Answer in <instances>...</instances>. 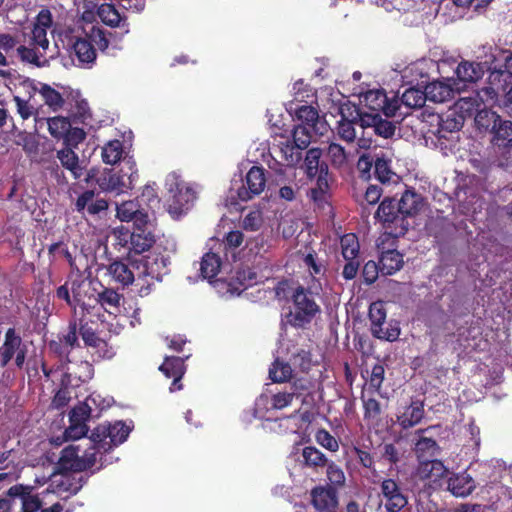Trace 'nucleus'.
Listing matches in <instances>:
<instances>
[{
  "mask_svg": "<svg viewBox=\"0 0 512 512\" xmlns=\"http://www.w3.org/2000/svg\"><path fill=\"white\" fill-rule=\"evenodd\" d=\"M492 138L488 159L491 164L512 168V121L500 117L491 128Z\"/></svg>",
  "mask_w": 512,
  "mask_h": 512,
  "instance_id": "f257e3e1",
  "label": "nucleus"
},
{
  "mask_svg": "<svg viewBox=\"0 0 512 512\" xmlns=\"http://www.w3.org/2000/svg\"><path fill=\"white\" fill-rule=\"evenodd\" d=\"M166 187L171 194L168 200V211L171 215L179 217L193 206L196 192L175 173L167 176Z\"/></svg>",
  "mask_w": 512,
  "mask_h": 512,
  "instance_id": "f03ea898",
  "label": "nucleus"
},
{
  "mask_svg": "<svg viewBox=\"0 0 512 512\" xmlns=\"http://www.w3.org/2000/svg\"><path fill=\"white\" fill-rule=\"evenodd\" d=\"M266 186L265 170L259 166H252L246 174L245 184L237 188L231 187L227 198V206H236L238 201L246 202L261 194Z\"/></svg>",
  "mask_w": 512,
  "mask_h": 512,
  "instance_id": "7ed1b4c3",
  "label": "nucleus"
},
{
  "mask_svg": "<svg viewBox=\"0 0 512 512\" xmlns=\"http://www.w3.org/2000/svg\"><path fill=\"white\" fill-rule=\"evenodd\" d=\"M97 461L96 447L91 444L87 449L81 445H69L61 452L58 468L61 471L82 472L95 465Z\"/></svg>",
  "mask_w": 512,
  "mask_h": 512,
  "instance_id": "20e7f679",
  "label": "nucleus"
},
{
  "mask_svg": "<svg viewBox=\"0 0 512 512\" xmlns=\"http://www.w3.org/2000/svg\"><path fill=\"white\" fill-rule=\"evenodd\" d=\"M294 310L290 313L289 322L295 327H304L320 313V306L316 303L313 293L309 289L299 286L292 294Z\"/></svg>",
  "mask_w": 512,
  "mask_h": 512,
  "instance_id": "39448f33",
  "label": "nucleus"
},
{
  "mask_svg": "<svg viewBox=\"0 0 512 512\" xmlns=\"http://www.w3.org/2000/svg\"><path fill=\"white\" fill-rule=\"evenodd\" d=\"M130 432L131 428L122 421L100 424L92 431L89 444H93L97 452L101 449L107 451L126 441Z\"/></svg>",
  "mask_w": 512,
  "mask_h": 512,
  "instance_id": "423d86ee",
  "label": "nucleus"
},
{
  "mask_svg": "<svg viewBox=\"0 0 512 512\" xmlns=\"http://www.w3.org/2000/svg\"><path fill=\"white\" fill-rule=\"evenodd\" d=\"M375 218L383 224L389 234L395 237L404 235L410 225L400 213L398 202L392 198L383 199L375 213Z\"/></svg>",
  "mask_w": 512,
  "mask_h": 512,
  "instance_id": "0eeeda50",
  "label": "nucleus"
},
{
  "mask_svg": "<svg viewBox=\"0 0 512 512\" xmlns=\"http://www.w3.org/2000/svg\"><path fill=\"white\" fill-rule=\"evenodd\" d=\"M137 178L135 162L128 158L124 159V167L120 172L104 175L98 180V184L103 191L119 195L132 189Z\"/></svg>",
  "mask_w": 512,
  "mask_h": 512,
  "instance_id": "6e6552de",
  "label": "nucleus"
},
{
  "mask_svg": "<svg viewBox=\"0 0 512 512\" xmlns=\"http://www.w3.org/2000/svg\"><path fill=\"white\" fill-rule=\"evenodd\" d=\"M379 483V498L386 512H401L408 505V496L402 482L395 478H383Z\"/></svg>",
  "mask_w": 512,
  "mask_h": 512,
  "instance_id": "1a4fd4ad",
  "label": "nucleus"
},
{
  "mask_svg": "<svg viewBox=\"0 0 512 512\" xmlns=\"http://www.w3.org/2000/svg\"><path fill=\"white\" fill-rule=\"evenodd\" d=\"M369 319L371 321V333L374 337L387 341H394L398 338L400 329L397 326L383 327L386 320V311L382 303L375 302L370 305Z\"/></svg>",
  "mask_w": 512,
  "mask_h": 512,
  "instance_id": "9d476101",
  "label": "nucleus"
},
{
  "mask_svg": "<svg viewBox=\"0 0 512 512\" xmlns=\"http://www.w3.org/2000/svg\"><path fill=\"white\" fill-rule=\"evenodd\" d=\"M361 103L373 113L383 112L387 117L394 116L399 109V100H389L381 89L368 90L361 95Z\"/></svg>",
  "mask_w": 512,
  "mask_h": 512,
  "instance_id": "9b49d317",
  "label": "nucleus"
},
{
  "mask_svg": "<svg viewBox=\"0 0 512 512\" xmlns=\"http://www.w3.org/2000/svg\"><path fill=\"white\" fill-rule=\"evenodd\" d=\"M116 216L122 222L133 221L136 227L151 225V215L137 200L124 201L116 205Z\"/></svg>",
  "mask_w": 512,
  "mask_h": 512,
  "instance_id": "f8f14e48",
  "label": "nucleus"
},
{
  "mask_svg": "<svg viewBox=\"0 0 512 512\" xmlns=\"http://www.w3.org/2000/svg\"><path fill=\"white\" fill-rule=\"evenodd\" d=\"M360 125L363 128H372L374 133L385 139L395 134L396 126L393 122L382 118L379 113H363L359 115Z\"/></svg>",
  "mask_w": 512,
  "mask_h": 512,
  "instance_id": "ddd939ff",
  "label": "nucleus"
},
{
  "mask_svg": "<svg viewBox=\"0 0 512 512\" xmlns=\"http://www.w3.org/2000/svg\"><path fill=\"white\" fill-rule=\"evenodd\" d=\"M30 486L14 485L8 490V496L13 501L20 502L23 512H37L41 508V501L38 496L32 494Z\"/></svg>",
  "mask_w": 512,
  "mask_h": 512,
  "instance_id": "4468645a",
  "label": "nucleus"
},
{
  "mask_svg": "<svg viewBox=\"0 0 512 512\" xmlns=\"http://www.w3.org/2000/svg\"><path fill=\"white\" fill-rule=\"evenodd\" d=\"M424 414V403L420 400H412L397 414V424L402 429L412 428L422 421Z\"/></svg>",
  "mask_w": 512,
  "mask_h": 512,
  "instance_id": "2eb2a0df",
  "label": "nucleus"
},
{
  "mask_svg": "<svg viewBox=\"0 0 512 512\" xmlns=\"http://www.w3.org/2000/svg\"><path fill=\"white\" fill-rule=\"evenodd\" d=\"M159 370L164 373L167 378H173L170 386V391L174 392L182 388L180 380L185 373L184 358L181 357H166L165 361L159 367Z\"/></svg>",
  "mask_w": 512,
  "mask_h": 512,
  "instance_id": "dca6fc26",
  "label": "nucleus"
},
{
  "mask_svg": "<svg viewBox=\"0 0 512 512\" xmlns=\"http://www.w3.org/2000/svg\"><path fill=\"white\" fill-rule=\"evenodd\" d=\"M296 116L302 122L301 125L309 127L315 134L324 135L327 131V123L320 118L318 110L312 106L299 107Z\"/></svg>",
  "mask_w": 512,
  "mask_h": 512,
  "instance_id": "f3484780",
  "label": "nucleus"
},
{
  "mask_svg": "<svg viewBox=\"0 0 512 512\" xmlns=\"http://www.w3.org/2000/svg\"><path fill=\"white\" fill-rule=\"evenodd\" d=\"M416 473L420 479L430 480L436 484L442 478L446 477L449 471L440 460L428 459L419 461Z\"/></svg>",
  "mask_w": 512,
  "mask_h": 512,
  "instance_id": "a211bd4d",
  "label": "nucleus"
},
{
  "mask_svg": "<svg viewBox=\"0 0 512 512\" xmlns=\"http://www.w3.org/2000/svg\"><path fill=\"white\" fill-rule=\"evenodd\" d=\"M475 488L474 479L466 472L451 474L447 480V490L456 497H466Z\"/></svg>",
  "mask_w": 512,
  "mask_h": 512,
  "instance_id": "6ab92c4d",
  "label": "nucleus"
},
{
  "mask_svg": "<svg viewBox=\"0 0 512 512\" xmlns=\"http://www.w3.org/2000/svg\"><path fill=\"white\" fill-rule=\"evenodd\" d=\"M32 91L38 93L45 105L49 107L52 112H58L65 104L63 96L53 87L46 83H38L32 85Z\"/></svg>",
  "mask_w": 512,
  "mask_h": 512,
  "instance_id": "aec40b11",
  "label": "nucleus"
},
{
  "mask_svg": "<svg viewBox=\"0 0 512 512\" xmlns=\"http://www.w3.org/2000/svg\"><path fill=\"white\" fill-rule=\"evenodd\" d=\"M426 431L427 429H419L415 432L417 439L414 442V451L419 461L436 456L439 450V446L434 439L424 436Z\"/></svg>",
  "mask_w": 512,
  "mask_h": 512,
  "instance_id": "412c9836",
  "label": "nucleus"
},
{
  "mask_svg": "<svg viewBox=\"0 0 512 512\" xmlns=\"http://www.w3.org/2000/svg\"><path fill=\"white\" fill-rule=\"evenodd\" d=\"M271 154L279 157L287 166H295L302 159L301 151L287 139L274 145Z\"/></svg>",
  "mask_w": 512,
  "mask_h": 512,
  "instance_id": "4be33fe9",
  "label": "nucleus"
},
{
  "mask_svg": "<svg viewBox=\"0 0 512 512\" xmlns=\"http://www.w3.org/2000/svg\"><path fill=\"white\" fill-rule=\"evenodd\" d=\"M155 242L154 235L148 226L136 227L135 230L130 233V247L129 250L136 254H141L149 250Z\"/></svg>",
  "mask_w": 512,
  "mask_h": 512,
  "instance_id": "5701e85b",
  "label": "nucleus"
},
{
  "mask_svg": "<svg viewBox=\"0 0 512 512\" xmlns=\"http://www.w3.org/2000/svg\"><path fill=\"white\" fill-rule=\"evenodd\" d=\"M485 72V65L479 62L461 61L455 73L461 82L475 83L480 80Z\"/></svg>",
  "mask_w": 512,
  "mask_h": 512,
  "instance_id": "b1692460",
  "label": "nucleus"
},
{
  "mask_svg": "<svg viewBox=\"0 0 512 512\" xmlns=\"http://www.w3.org/2000/svg\"><path fill=\"white\" fill-rule=\"evenodd\" d=\"M426 99L435 103H443L454 98L456 90L448 83L434 81L425 87Z\"/></svg>",
  "mask_w": 512,
  "mask_h": 512,
  "instance_id": "393cba45",
  "label": "nucleus"
},
{
  "mask_svg": "<svg viewBox=\"0 0 512 512\" xmlns=\"http://www.w3.org/2000/svg\"><path fill=\"white\" fill-rule=\"evenodd\" d=\"M400 208V213L403 214L405 219L416 215L423 206V198L415 190L407 189L402 194L400 200L397 201Z\"/></svg>",
  "mask_w": 512,
  "mask_h": 512,
  "instance_id": "a878e982",
  "label": "nucleus"
},
{
  "mask_svg": "<svg viewBox=\"0 0 512 512\" xmlns=\"http://www.w3.org/2000/svg\"><path fill=\"white\" fill-rule=\"evenodd\" d=\"M22 344L21 337L16 333L14 328H9L5 333V340L0 347V365L6 366L13 358L16 351Z\"/></svg>",
  "mask_w": 512,
  "mask_h": 512,
  "instance_id": "bb28decb",
  "label": "nucleus"
},
{
  "mask_svg": "<svg viewBox=\"0 0 512 512\" xmlns=\"http://www.w3.org/2000/svg\"><path fill=\"white\" fill-rule=\"evenodd\" d=\"M107 273L114 282L123 287L131 285L135 280V274L131 267L119 260H115L107 266Z\"/></svg>",
  "mask_w": 512,
  "mask_h": 512,
  "instance_id": "cd10ccee",
  "label": "nucleus"
},
{
  "mask_svg": "<svg viewBox=\"0 0 512 512\" xmlns=\"http://www.w3.org/2000/svg\"><path fill=\"white\" fill-rule=\"evenodd\" d=\"M57 158L61 165L67 169L72 177L77 180L83 176L84 167L79 161L78 155L70 147H65L57 152Z\"/></svg>",
  "mask_w": 512,
  "mask_h": 512,
  "instance_id": "c85d7f7f",
  "label": "nucleus"
},
{
  "mask_svg": "<svg viewBox=\"0 0 512 512\" xmlns=\"http://www.w3.org/2000/svg\"><path fill=\"white\" fill-rule=\"evenodd\" d=\"M312 503L317 510H327L337 504L336 492L332 488L318 487L313 489Z\"/></svg>",
  "mask_w": 512,
  "mask_h": 512,
  "instance_id": "c756f323",
  "label": "nucleus"
},
{
  "mask_svg": "<svg viewBox=\"0 0 512 512\" xmlns=\"http://www.w3.org/2000/svg\"><path fill=\"white\" fill-rule=\"evenodd\" d=\"M403 255L396 250H388L382 253L379 264L380 270L385 275H392L403 266Z\"/></svg>",
  "mask_w": 512,
  "mask_h": 512,
  "instance_id": "7c9ffc66",
  "label": "nucleus"
},
{
  "mask_svg": "<svg viewBox=\"0 0 512 512\" xmlns=\"http://www.w3.org/2000/svg\"><path fill=\"white\" fill-rule=\"evenodd\" d=\"M379 451L381 459L388 462L391 466L397 465L405 454L399 439L391 443H383L380 445Z\"/></svg>",
  "mask_w": 512,
  "mask_h": 512,
  "instance_id": "2f4dec72",
  "label": "nucleus"
},
{
  "mask_svg": "<svg viewBox=\"0 0 512 512\" xmlns=\"http://www.w3.org/2000/svg\"><path fill=\"white\" fill-rule=\"evenodd\" d=\"M123 296L112 288H104L103 291L98 293L97 301L109 313H113L111 309L117 312L121 306Z\"/></svg>",
  "mask_w": 512,
  "mask_h": 512,
  "instance_id": "473e14b6",
  "label": "nucleus"
},
{
  "mask_svg": "<svg viewBox=\"0 0 512 512\" xmlns=\"http://www.w3.org/2000/svg\"><path fill=\"white\" fill-rule=\"evenodd\" d=\"M220 267V257L213 252H208L202 257L200 266L201 275L204 279L210 280L219 273Z\"/></svg>",
  "mask_w": 512,
  "mask_h": 512,
  "instance_id": "72a5a7b5",
  "label": "nucleus"
},
{
  "mask_svg": "<svg viewBox=\"0 0 512 512\" xmlns=\"http://www.w3.org/2000/svg\"><path fill=\"white\" fill-rule=\"evenodd\" d=\"M321 156L322 151L320 148H311L307 151L304 160V167L306 175L309 178H314L321 172L322 164H325L320 161Z\"/></svg>",
  "mask_w": 512,
  "mask_h": 512,
  "instance_id": "f704fd0d",
  "label": "nucleus"
},
{
  "mask_svg": "<svg viewBox=\"0 0 512 512\" xmlns=\"http://www.w3.org/2000/svg\"><path fill=\"white\" fill-rule=\"evenodd\" d=\"M91 403L95 404L94 397L89 396L84 402L76 405L69 413V422L86 424L92 415Z\"/></svg>",
  "mask_w": 512,
  "mask_h": 512,
  "instance_id": "c9c22d12",
  "label": "nucleus"
},
{
  "mask_svg": "<svg viewBox=\"0 0 512 512\" xmlns=\"http://www.w3.org/2000/svg\"><path fill=\"white\" fill-rule=\"evenodd\" d=\"M302 457L304 464L313 469L323 468L329 462L326 456L313 446L303 448Z\"/></svg>",
  "mask_w": 512,
  "mask_h": 512,
  "instance_id": "e433bc0d",
  "label": "nucleus"
},
{
  "mask_svg": "<svg viewBox=\"0 0 512 512\" xmlns=\"http://www.w3.org/2000/svg\"><path fill=\"white\" fill-rule=\"evenodd\" d=\"M123 153V143L119 140H112L102 148L101 156L105 164L115 165L121 160Z\"/></svg>",
  "mask_w": 512,
  "mask_h": 512,
  "instance_id": "4c0bfd02",
  "label": "nucleus"
},
{
  "mask_svg": "<svg viewBox=\"0 0 512 512\" xmlns=\"http://www.w3.org/2000/svg\"><path fill=\"white\" fill-rule=\"evenodd\" d=\"M425 89L411 87L404 91L401 96L400 102L408 108H421L426 102Z\"/></svg>",
  "mask_w": 512,
  "mask_h": 512,
  "instance_id": "58836bf2",
  "label": "nucleus"
},
{
  "mask_svg": "<svg viewBox=\"0 0 512 512\" xmlns=\"http://www.w3.org/2000/svg\"><path fill=\"white\" fill-rule=\"evenodd\" d=\"M375 177L383 184L396 182L398 176L392 171L390 162L384 158H376L374 163Z\"/></svg>",
  "mask_w": 512,
  "mask_h": 512,
  "instance_id": "ea45409f",
  "label": "nucleus"
},
{
  "mask_svg": "<svg viewBox=\"0 0 512 512\" xmlns=\"http://www.w3.org/2000/svg\"><path fill=\"white\" fill-rule=\"evenodd\" d=\"M73 50L81 63H91L96 58L94 47L86 39H77L73 44Z\"/></svg>",
  "mask_w": 512,
  "mask_h": 512,
  "instance_id": "a19ab883",
  "label": "nucleus"
},
{
  "mask_svg": "<svg viewBox=\"0 0 512 512\" xmlns=\"http://www.w3.org/2000/svg\"><path fill=\"white\" fill-rule=\"evenodd\" d=\"M292 376L290 364L276 359L269 369V377L273 382H286Z\"/></svg>",
  "mask_w": 512,
  "mask_h": 512,
  "instance_id": "79ce46f5",
  "label": "nucleus"
},
{
  "mask_svg": "<svg viewBox=\"0 0 512 512\" xmlns=\"http://www.w3.org/2000/svg\"><path fill=\"white\" fill-rule=\"evenodd\" d=\"M93 376V367L87 361H81L77 365V371H71L70 368H67V371L64 373L65 381L68 383L72 382V378L78 379L80 382L84 383L91 379Z\"/></svg>",
  "mask_w": 512,
  "mask_h": 512,
  "instance_id": "37998d69",
  "label": "nucleus"
},
{
  "mask_svg": "<svg viewBox=\"0 0 512 512\" xmlns=\"http://www.w3.org/2000/svg\"><path fill=\"white\" fill-rule=\"evenodd\" d=\"M48 130L54 138H64L69 132L71 123L68 118L56 116L47 120Z\"/></svg>",
  "mask_w": 512,
  "mask_h": 512,
  "instance_id": "c03bdc74",
  "label": "nucleus"
},
{
  "mask_svg": "<svg viewBox=\"0 0 512 512\" xmlns=\"http://www.w3.org/2000/svg\"><path fill=\"white\" fill-rule=\"evenodd\" d=\"M437 122L438 128L435 134L439 139L447 138V134L459 131L460 128L462 127L461 121L450 116H447L446 119H442L440 116H437Z\"/></svg>",
  "mask_w": 512,
  "mask_h": 512,
  "instance_id": "a18cd8bd",
  "label": "nucleus"
},
{
  "mask_svg": "<svg viewBox=\"0 0 512 512\" xmlns=\"http://www.w3.org/2000/svg\"><path fill=\"white\" fill-rule=\"evenodd\" d=\"M475 123L479 129H490L492 125H496V122L500 119V116L495 112L484 108L476 110Z\"/></svg>",
  "mask_w": 512,
  "mask_h": 512,
  "instance_id": "49530a36",
  "label": "nucleus"
},
{
  "mask_svg": "<svg viewBox=\"0 0 512 512\" xmlns=\"http://www.w3.org/2000/svg\"><path fill=\"white\" fill-rule=\"evenodd\" d=\"M309 127L305 125H297L292 132L293 142H291L300 151L306 149L311 142V134Z\"/></svg>",
  "mask_w": 512,
  "mask_h": 512,
  "instance_id": "de8ad7c7",
  "label": "nucleus"
},
{
  "mask_svg": "<svg viewBox=\"0 0 512 512\" xmlns=\"http://www.w3.org/2000/svg\"><path fill=\"white\" fill-rule=\"evenodd\" d=\"M100 19L111 27L119 26L121 16L114 6L110 4H102L98 9Z\"/></svg>",
  "mask_w": 512,
  "mask_h": 512,
  "instance_id": "09e8293b",
  "label": "nucleus"
},
{
  "mask_svg": "<svg viewBox=\"0 0 512 512\" xmlns=\"http://www.w3.org/2000/svg\"><path fill=\"white\" fill-rule=\"evenodd\" d=\"M342 255L344 259L357 258L359 243L354 234H347L341 238Z\"/></svg>",
  "mask_w": 512,
  "mask_h": 512,
  "instance_id": "8fccbe9b",
  "label": "nucleus"
},
{
  "mask_svg": "<svg viewBox=\"0 0 512 512\" xmlns=\"http://www.w3.org/2000/svg\"><path fill=\"white\" fill-rule=\"evenodd\" d=\"M456 105L462 112L472 114L482 106V103L481 98L475 91L469 96L459 98Z\"/></svg>",
  "mask_w": 512,
  "mask_h": 512,
  "instance_id": "3c124183",
  "label": "nucleus"
},
{
  "mask_svg": "<svg viewBox=\"0 0 512 512\" xmlns=\"http://www.w3.org/2000/svg\"><path fill=\"white\" fill-rule=\"evenodd\" d=\"M328 157L335 167H342L347 163V155L344 147L337 143H331L327 149Z\"/></svg>",
  "mask_w": 512,
  "mask_h": 512,
  "instance_id": "603ef678",
  "label": "nucleus"
},
{
  "mask_svg": "<svg viewBox=\"0 0 512 512\" xmlns=\"http://www.w3.org/2000/svg\"><path fill=\"white\" fill-rule=\"evenodd\" d=\"M291 390L290 392L288 391H283V392H278L276 394H274L272 396V407L274 409H283L287 406H289L292 401H293V398L295 397V395L297 394V390H298V386L296 384L293 385V387H291Z\"/></svg>",
  "mask_w": 512,
  "mask_h": 512,
  "instance_id": "864d4df0",
  "label": "nucleus"
},
{
  "mask_svg": "<svg viewBox=\"0 0 512 512\" xmlns=\"http://www.w3.org/2000/svg\"><path fill=\"white\" fill-rule=\"evenodd\" d=\"M71 116L75 122L87 124L91 118L88 102L85 99L76 100L74 108L71 109Z\"/></svg>",
  "mask_w": 512,
  "mask_h": 512,
  "instance_id": "5fc2aeb1",
  "label": "nucleus"
},
{
  "mask_svg": "<svg viewBox=\"0 0 512 512\" xmlns=\"http://www.w3.org/2000/svg\"><path fill=\"white\" fill-rule=\"evenodd\" d=\"M327 175L328 167L326 164H322L321 172L317 174V188L312 189L310 192V196L314 201L321 199L328 189Z\"/></svg>",
  "mask_w": 512,
  "mask_h": 512,
  "instance_id": "6e6d98bb",
  "label": "nucleus"
},
{
  "mask_svg": "<svg viewBox=\"0 0 512 512\" xmlns=\"http://www.w3.org/2000/svg\"><path fill=\"white\" fill-rule=\"evenodd\" d=\"M142 261H144V270L142 274L151 277H154L155 275L159 274L160 266H166L165 259L163 257L145 256L142 258Z\"/></svg>",
  "mask_w": 512,
  "mask_h": 512,
  "instance_id": "4d7b16f0",
  "label": "nucleus"
},
{
  "mask_svg": "<svg viewBox=\"0 0 512 512\" xmlns=\"http://www.w3.org/2000/svg\"><path fill=\"white\" fill-rule=\"evenodd\" d=\"M354 120H347L344 117L338 122V135L346 142H353L356 138Z\"/></svg>",
  "mask_w": 512,
  "mask_h": 512,
  "instance_id": "13d9d810",
  "label": "nucleus"
},
{
  "mask_svg": "<svg viewBox=\"0 0 512 512\" xmlns=\"http://www.w3.org/2000/svg\"><path fill=\"white\" fill-rule=\"evenodd\" d=\"M325 467L329 482L334 486H343L346 478L341 467L334 462H328Z\"/></svg>",
  "mask_w": 512,
  "mask_h": 512,
  "instance_id": "bf43d9fd",
  "label": "nucleus"
},
{
  "mask_svg": "<svg viewBox=\"0 0 512 512\" xmlns=\"http://www.w3.org/2000/svg\"><path fill=\"white\" fill-rule=\"evenodd\" d=\"M30 99L31 97L28 100H24L19 96H14V102L16 103L17 112L23 120L29 119L37 112L34 105L30 103Z\"/></svg>",
  "mask_w": 512,
  "mask_h": 512,
  "instance_id": "052dcab7",
  "label": "nucleus"
},
{
  "mask_svg": "<svg viewBox=\"0 0 512 512\" xmlns=\"http://www.w3.org/2000/svg\"><path fill=\"white\" fill-rule=\"evenodd\" d=\"M263 223L259 210L250 211L242 221V227L247 231H257Z\"/></svg>",
  "mask_w": 512,
  "mask_h": 512,
  "instance_id": "680f3d73",
  "label": "nucleus"
},
{
  "mask_svg": "<svg viewBox=\"0 0 512 512\" xmlns=\"http://www.w3.org/2000/svg\"><path fill=\"white\" fill-rule=\"evenodd\" d=\"M316 441L329 451L336 452L339 449L338 441L326 430H319L317 432Z\"/></svg>",
  "mask_w": 512,
  "mask_h": 512,
  "instance_id": "e2e57ef3",
  "label": "nucleus"
},
{
  "mask_svg": "<svg viewBox=\"0 0 512 512\" xmlns=\"http://www.w3.org/2000/svg\"><path fill=\"white\" fill-rule=\"evenodd\" d=\"M88 432L87 424L70 422V425L65 430V437L67 440H77L85 436Z\"/></svg>",
  "mask_w": 512,
  "mask_h": 512,
  "instance_id": "0e129e2a",
  "label": "nucleus"
},
{
  "mask_svg": "<svg viewBox=\"0 0 512 512\" xmlns=\"http://www.w3.org/2000/svg\"><path fill=\"white\" fill-rule=\"evenodd\" d=\"M364 406V416L368 419H375L381 414L380 403L374 398L362 397Z\"/></svg>",
  "mask_w": 512,
  "mask_h": 512,
  "instance_id": "69168bd1",
  "label": "nucleus"
},
{
  "mask_svg": "<svg viewBox=\"0 0 512 512\" xmlns=\"http://www.w3.org/2000/svg\"><path fill=\"white\" fill-rule=\"evenodd\" d=\"M17 52L23 61L35 64L37 66L43 65L40 62V57L43 56V54L42 53L39 54L35 49L28 48L26 46H19L17 48Z\"/></svg>",
  "mask_w": 512,
  "mask_h": 512,
  "instance_id": "338daca9",
  "label": "nucleus"
},
{
  "mask_svg": "<svg viewBox=\"0 0 512 512\" xmlns=\"http://www.w3.org/2000/svg\"><path fill=\"white\" fill-rule=\"evenodd\" d=\"M237 280L247 288L259 282L258 275L251 268H245L237 272Z\"/></svg>",
  "mask_w": 512,
  "mask_h": 512,
  "instance_id": "774afa93",
  "label": "nucleus"
}]
</instances>
